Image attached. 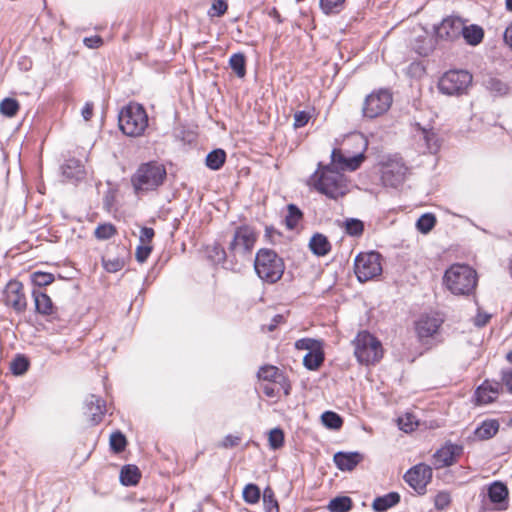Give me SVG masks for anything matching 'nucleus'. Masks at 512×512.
I'll use <instances>...</instances> for the list:
<instances>
[{"instance_id": "obj_43", "label": "nucleus", "mask_w": 512, "mask_h": 512, "mask_svg": "<svg viewBox=\"0 0 512 512\" xmlns=\"http://www.w3.org/2000/svg\"><path fill=\"white\" fill-rule=\"evenodd\" d=\"M54 279V275L51 273L36 271L31 274V281L35 286L38 287L37 289L39 290L42 287L50 285Z\"/></svg>"}, {"instance_id": "obj_49", "label": "nucleus", "mask_w": 512, "mask_h": 512, "mask_svg": "<svg viewBox=\"0 0 512 512\" xmlns=\"http://www.w3.org/2000/svg\"><path fill=\"white\" fill-rule=\"evenodd\" d=\"M29 368V361L26 357L18 355L11 363V370L14 375H22Z\"/></svg>"}, {"instance_id": "obj_7", "label": "nucleus", "mask_w": 512, "mask_h": 512, "mask_svg": "<svg viewBox=\"0 0 512 512\" xmlns=\"http://www.w3.org/2000/svg\"><path fill=\"white\" fill-rule=\"evenodd\" d=\"M354 354L359 363L374 364L383 356L381 342L368 331H361L353 341Z\"/></svg>"}, {"instance_id": "obj_47", "label": "nucleus", "mask_w": 512, "mask_h": 512, "mask_svg": "<svg viewBox=\"0 0 512 512\" xmlns=\"http://www.w3.org/2000/svg\"><path fill=\"white\" fill-rule=\"evenodd\" d=\"M345 0H320V7L325 14H336L343 7Z\"/></svg>"}, {"instance_id": "obj_39", "label": "nucleus", "mask_w": 512, "mask_h": 512, "mask_svg": "<svg viewBox=\"0 0 512 512\" xmlns=\"http://www.w3.org/2000/svg\"><path fill=\"white\" fill-rule=\"evenodd\" d=\"M20 105L14 98H5L0 102V112L4 116L14 117L19 111Z\"/></svg>"}, {"instance_id": "obj_59", "label": "nucleus", "mask_w": 512, "mask_h": 512, "mask_svg": "<svg viewBox=\"0 0 512 512\" xmlns=\"http://www.w3.org/2000/svg\"><path fill=\"white\" fill-rule=\"evenodd\" d=\"M310 119L309 113L305 111H298L294 115V127L301 128L305 126Z\"/></svg>"}, {"instance_id": "obj_34", "label": "nucleus", "mask_w": 512, "mask_h": 512, "mask_svg": "<svg viewBox=\"0 0 512 512\" xmlns=\"http://www.w3.org/2000/svg\"><path fill=\"white\" fill-rule=\"evenodd\" d=\"M229 66L239 78L246 75V57L243 53H234L229 59Z\"/></svg>"}, {"instance_id": "obj_35", "label": "nucleus", "mask_w": 512, "mask_h": 512, "mask_svg": "<svg viewBox=\"0 0 512 512\" xmlns=\"http://www.w3.org/2000/svg\"><path fill=\"white\" fill-rule=\"evenodd\" d=\"M287 212L288 213L285 218V224L289 230H293L302 220L303 213L295 204H289L287 206Z\"/></svg>"}, {"instance_id": "obj_26", "label": "nucleus", "mask_w": 512, "mask_h": 512, "mask_svg": "<svg viewBox=\"0 0 512 512\" xmlns=\"http://www.w3.org/2000/svg\"><path fill=\"white\" fill-rule=\"evenodd\" d=\"M309 248L314 255L321 257L331 251V244L325 235L315 233L309 241Z\"/></svg>"}, {"instance_id": "obj_10", "label": "nucleus", "mask_w": 512, "mask_h": 512, "mask_svg": "<svg viewBox=\"0 0 512 512\" xmlns=\"http://www.w3.org/2000/svg\"><path fill=\"white\" fill-rule=\"evenodd\" d=\"M472 82V75L465 70H450L439 81V90L446 95L463 93Z\"/></svg>"}, {"instance_id": "obj_5", "label": "nucleus", "mask_w": 512, "mask_h": 512, "mask_svg": "<svg viewBox=\"0 0 512 512\" xmlns=\"http://www.w3.org/2000/svg\"><path fill=\"white\" fill-rule=\"evenodd\" d=\"M254 268L260 279L273 284L281 279L285 265L275 251L263 248L256 254Z\"/></svg>"}, {"instance_id": "obj_25", "label": "nucleus", "mask_w": 512, "mask_h": 512, "mask_svg": "<svg viewBox=\"0 0 512 512\" xmlns=\"http://www.w3.org/2000/svg\"><path fill=\"white\" fill-rule=\"evenodd\" d=\"M500 424L496 419L484 420L474 431V435L479 440H489L499 431Z\"/></svg>"}, {"instance_id": "obj_17", "label": "nucleus", "mask_w": 512, "mask_h": 512, "mask_svg": "<svg viewBox=\"0 0 512 512\" xmlns=\"http://www.w3.org/2000/svg\"><path fill=\"white\" fill-rule=\"evenodd\" d=\"M443 319L435 314H426L416 322V332L420 338L433 336L439 330Z\"/></svg>"}, {"instance_id": "obj_32", "label": "nucleus", "mask_w": 512, "mask_h": 512, "mask_svg": "<svg viewBox=\"0 0 512 512\" xmlns=\"http://www.w3.org/2000/svg\"><path fill=\"white\" fill-rule=\"evenodd\" d=\"M324 362V352L321 348L308 352L303 358V365L311 371L317 370Z\"/></svg>"}, {"instance_id": "obj_21", "label": "nucleus", "mask_w": 512, "mask_h": 512, "mask_svg": "<svg viewBox=\"0 0 512 512\" xmlns=\"http://www.w3.org/2000/svg\"><path fill=\"white\" fill-rule=\"evenodd\" d=\"M362 460L363 455L359 452H337L334 455V463L341 471L353 470Z\"/></svg>"}, {"instance_id": "obj_33", "label": "nucleus", "mask_w": 512, "mask_h": 512, "mask_svg": "<svg viewBox=\"0 0 512 512\" xmlns=\"http://www.w3.org/2000/svg\"><path fill=\"white\" fill-rule=\"evenodd\" d=\"M226 153L222 149H215L206 156V166L211 170H219L225 163Z\"/></svg>"}, {"instance_id": "obj_44", "label": "nucleus", "mask_w": 512, "mask_h": 512, "mask_svg": "<svg viewBox=\"0 0 512 512\" xmlns=\"http://www.w3.org/2000/svg\"><path fill=\"white\" fill-rule=\"evenodd\" d=\"M346 233L353 237H359L363 234L364 223L356 218H350L345 221Z\"/></svg>"}, {"instance_id": "obj_51", "label": "nucleus", "mask_w": 512, "mask_h": 512, "mask_svg": "<svg viewBox=\"0 0 512 512\" xmlns=\"http://www.w3.org/2000/svg\"><path fill=\"white\" fill-rule=\"evenodd\" d=\"M451 500V494L448 491H439L434 497V506L439 511L445 510Z\"/></svg>"}, {"instance_id": "obj_36", "label": "nucleus", "mask_w": 512, "mask_h": 512, "mask_svg": "<svg viewBox=\"0 0 512 512\" xmlns=\"http://www.w3.org/2000/svg\"><path fill=\"white\" fill-rule=\"evenodd\" d=\"M351 508L352 500L348 496L335 497L328 504V509L331 512H348Z\"/></svg>"}, {"instance_id": "obj_37", "label": "nucleus", "mask_w": 512, "mask_h": 512, "mask_svg": "<svg viewBox=\"0 0 512 512\" xmlns=\"http://www.w3.org/2000/svg\"><path fill=\"white\" fill-rule=\"evenodd\" d=\"M323 425L331 430H339L343 425L342 417L333 411H326L321 415Z\"/></svg>"}, {"instance_id": "obj_12", "label": "nucleus", "mask_w": 512, "mask_h": 512, "mask_svg": "<svg viewBox=\"0 0 512 512\" xmlns=\"http://www.w3.org/2000/svg\"><path fill=\"white\" fill-rule=\"evenodd\" d=\"M404 479L415 491L423 494L432 479V468L423 463L415 465L406 472Z\"/></svg>"}, {"instance_id": "obj_52", "label": "nucleus", "mask_w": 512, "mask_h": 512, "mask_svg": "<svg viewBox=\"0 0 512 512\" xmlns=\"http://www.w3.org/2000/svg\"><path fill=\"white\" fill-rule=\"evenodd\" d=\"M295 347L299 350H308V352H310L321 348L322 344L316 339L302 338L296 341Z\"/></svg>"}, {"instance_id": "obj_45", "label": "nucleus", "mask_w": 512, "mask_h": 512, "mask_svg": "<svg viewBox=\"0 0 512 512\" xmlns=\"http://www.w3.org/2000/svg\"><path fill=\"white\" fill-rule=\"evenodd\" d=\"M126 445L127 440L122 432L116 431L111 434L110 447L115 453H121L122 451H124Z\"/></svg>"}, {"instance_id": "obj_30", "label": "nucleus", "mask_w": 512, "mask_h": 512, "mask_svg": "<svg viewBox=\"0 0 512 512\" xmlns=\"http://www.w3.org/2000/svg\"><path fill=\"white\" fill-rule=\"evenodd\" d=\"M141 477L140 470L135 465H125L120 472V481L125 486L136 485Z\"/></svg>"}, {"instance_id": "obj_31", "label": "nucleus", "mask_w": 512, "mask_h": 512, "mask_svg": "<svg viewBox=\"0 0 512 512\" xmlns=\"http://www.w3.org/2000/svg\"><path fill=\"white\" fill-rule=\"evenodd\" d=\"M461 36L469 45L475 46L483 40L484 31L478 25L465 26L463 24V32H461Z\"/></svg>"}, {"instance_id": "obj_27", "label": "nucleus", "mask_w": 512, "mask_h": 512, "mask_svg": "<svg viewBox=\"0 0 512 512\" xmlns=\"http://www.w3.org/2000/svg\"><path fill=\"white\" fill-rule=\"evenodd\" d=\"M400 502L398 492H389L383 496L376 497L372 503V508L376 512H385Z\"/></svg>"}, {"instance_id": "obj_9", "label": "nucleus", "mask_w": 512, "mask_h": 512, "mask_svg": "<svg viewBox=\"0 0 512 512\" xmlns=\"http://www.w3.org/2000/svg\"><path fill=\"white\" fill-rule=\"evenodd\" d=\"M393 101L392 94L386 89H380L369 94L363 103V116L369 119L386 113Z\"/></svg>"}, {"instance_id": "obj_41", "label": "nucleus", "mask_w": 512, "mask_h": 512, "mask_svg": "<svg viewBox=\"0 0 512 512\" xmlns=\"http://www.w3.org/2000/svg\"><path fill=\"white\" fill-rule=\"evenodd\" d=\"M243 499L246 503L256 504L261 497V492L256 484H247L243 489Z\"/></svg>"}, {"instance_id": "obj_24", "label": "nucleus", "mask_w": 512, "mask_h": 512, "mask_svg": "<svg viewBox=\"0 0 512 512\" xmlns=\"http://www.w3.org/2000/svg\"><path fill=\"white\" fill-rule=\"evenodd\" d=\"M482 84L494 96H504L509 92V86L506 82L490 74L483 76Z\"/></svg>"}, {"instance_id": "obj_29", "label": "nucleus", "mask_w": 512, "mask_h": 512, "mask_svg": "<svg viewBox=\"0 0 512 512\" xmlns=\"http://www.w3.org/2000/svg\"><path fill=\"white\" fill-rule=\"evenodd\" d=\"M207 253L209 258L217 263L222 264L224 268L229 269V256L228 249H224L220 244L215 243L212 246L207 248Z\"/></svg>"}, {"instance_id": "obj_61", "label": "nucleus", "mask_w": 512, "mask_h": 512, "mask_svg": "<svg viewBox=\"0 0 512 512\" xmlns=\"http://www.w3.org/2000/svg\"><path fill=\"white\" fill-rule=\"evenodd\" d=\"M240 441H241V438L239 436H234V435H227L224 437V439L222 440V442L220 443V447L222 448H225V449H228V448H233V447H236L240 444Z\"/></svg>"}, {"instance_id": "obj_4", "label": "nucleus", "mask_w": 512, "mask_h": 512, "mask_svg": "<svg viewBox=\"0 0 512 512\" xmlns=\"http://www.w3.org/2000/svg\"><path fill=\"white\" fill-rule=\"evenodd\" d=\"M312 179L315 189L331 199H337L346 193L344 175L331 165L322 166L319 163V170L314 173Z\"/></svg>"}, {"instance_id": "obj_62", "label": "nucleus", "mask_w": 512, "mask_h": 512, "mask_svg": "<svg viewBox=\"0 0 512 512\" xmlns=\"http://www.w3.org/2000/svg\"><path fill=\"white\" fill-rule=\"evenodd\" d=\"M277 383H265L261 385L262 392L270 398L277 397L279 394V388L276 387Z\"/></svg>"}, {"instance_id": "obj_23", "label": "nucleus", "mask_w": 512, "mask_h": 512, "mask_svg": "<svg viewBox=\"0 0 512 512\" xmlns=\"http://www.w3.org/2000/svg\"><path fill=\"white\" fill-rule=\"evenodd\" d=\"M415 138L419 142H423V153H436L440 147L437 135L432 130L420 127L419 125L415 134Z\"/></svg>"}, {"instance_id": "obj_19", "label": "nucleus", "mask_w": 512, "mask_h": 512, "mask_svg": "<svg viewBox=\"0 0 512 512\" xmlns=\"http://www.w3.org/2000/svg\"><path fill=\"white\" fill-rule=\"evenodd\" d=\"M85 413L89 416L92 425H97L102 421L106 412V403L96 395H89L85 401Z\"/></svg>"}, {"instance_id": "obj_38", "label": "nucleus", "mask_w": 512, "mask_h": 512, "mask_svg": "<svg viewBox=\"0 0 512 512\" xmlns=\"http://www.w3.org/2000/svg\"><path fill=\"white\" fill-rule=\"evenodd\" d=\"M262 499L265 512H279L278 501L271 487L268 486L264 489Z\"/></svg>"}, {"instance_id": "obj_60", "label": "nucleus", "mask_w": 512, "mask_h": 512, "mask_svg": "<svg viewBox=\"0 0 512 512\" xmlns=\"http://www.w3.org/2000/svg\"><path fill=\"white\" fill-rule=\"evenodd\" d=\"M228 5L224 0H214L212 3L211 10L214 11L213 16H222L227 11Z\"/></svg>"}, {"instance_id": "obj_11", "label": "nucleus", "mask_w": 512, "mask_h": 512, "mask_svg": "<svg viewBox=\"0 0 512 512\" xmlns=\"http://www.w3.org/2000/svg\"><path fill=\"white\" fill-rule=\"evenodd\" d=\"M3 301L15 312H24L27 308V300L23 284L17 280H10L3 291Z\"/></svg>"}, {"instance_id": "obj_3", "label": "nucleus", "mask_w": 512, "mask_h": 512, "mask_svg": "<svg viewBox=\"0 0 512 512\" xmlns=\"http://www.w3.org/2000/svg\"><path fill=\"white\" fill-rule=\"evenodd\" d=\"M477 273L465 264H453L444 273L443 283L454 295L469 296L477 286Z\"/></svg>"}, {"instance_id": "obj_14", "label": "nucleus", "mask_w": 512, "mask_h": 512, "mask_svg": "<svg viewBox=\"0 0 512 512\" xmlns=\"http://www.w3.org/2000/svg\"><path fill=\"white\" fill-rule=\"evenodd\" d=\"M407 170L401 159L389 160L382 171L383 183L393 188L398 187L404 181Z\"/></svg>"}, {"instance_id": "obj_13", "label": "nucleus", "mask_w": 512, "mask_h": 512, "mask_svg": "<svg viewBox=\"0 0 512 512\" xmlns=\"http://www.w3.org/2000/svg\"><path fill=\"white\" fill-rule=\"evenodd\" d=\"M463 21L459 17H447L435 27L436 38L442 41H454L461 37Z\"/></svg>"}, {"instance_id": "obj_8", "label": "nucleus", "mask_w": 512, "mask_h": 512, "mask_svg": "<svg viewBox=\"0 0 512 512\" xmlns=\"http://www.w3.org/2000/svg\"><path fill=\"white\" fill-rule=\"evenodd\" d=\"M355 274L360 282H366L382 272L381 255L378 252L360 253L354 261Z\"/></svg>"}, {"instance_id": "obj_15", "label": "nucleus", "mask_w": 512, "mask_h": 512, "mask_svg": "<svg viewBox=\"0 0 512 512\" xmlns=\"http://www.w3.org/2000/svg\"><path fill=\"white\" fill-rule=\"evenodd\" d=\"M463 452V447L457 444H446L433 455L436 469L448 467L454 464L456 458Z\"/></svg>"}, {"instance_id": "obj_63", "label": "nucleus", "mask_w": 512, "mask_h": 512, "mask_svg": "<svg viewBox=\"0 0 512 512\" xmlns=\"http://www.w3.org/2000/svg\"><path fill=\"white\" fill-rule=\"evenodd\" d=\"M103 43L102 38L100 36H92L84 38V44L88 48H98Z\"/></svg>"}, {"instance_id": "obj_50", "label": "nucleus", "mask_w": 512, "mask_h": 512, "mask_svg": "<svg viewBox=\"0 0 512 512\" xmlns=\"http://www.w3.org/2000/svg\"><path fill=\"white\" fill-rule=\"evenodd\" d=\"M269 445L272 449L276 450L284 444V433L280 428H274L269 432Z\"/></svg>"}, {"instance_id": "obj_22", "label": "nucleus", "mask_w": 512, "mask_h": 512, "mask_svg": "<svg viewBox=\"0 0 512 512\" xmlns=\"http://www.w3.org/2000/svg\"><path fill=\"white\" fill-rule=\"evenodd\" d=\"M32 296L35 303V310L43 316H53L57 308L53 305L51 298L39 289H34Z\"/></svg>"}, {"instance_id": "obj_53", "label": "nucleus", "mask_w": 512, "mask_h": 512, "mask_svg": "<svg viewBox=\"0 0 512 512\" xmlns=\"http://www.w3.org/2000/svg\"><path fill=\"white\" fill-rule=\"evenodd\" d=\"M104 267L110 273H115L120 271L124 266V260L115 258V259H107L104 260Z\"/></svg>"}, {"instance_id": "obj_57", "label": "nucleus", "mask_w": 512, "mask_h": 512, "mask_svg": "<svg viewBox=\"0 0 512 512\" xmlns=\"http://www.w3.org/2000/svg\"><path fill=\"white\" fill-rule=\"evenodd\" d=\"M152 251V247L150 245L141 244L136 249V259L138 262L143 263L147 260L150 253Z\"/></svg>"}, {"instance_id": "obj_40", "label": "nucleus", "mask_w": 512, "mask_h": 512, "mask_svg": "<svg viewBox=\"0 0 512 512\" xmlns=\"http://www.w3.org/2000/svg\"><path fill=\"white\" fill-rule=\"evenodd\" d=\"M436 224V218L433 214H423L416 222L417 229L424 234L429 233Z\"/></svg>"}, {"instance_id": "obj_6", "label": "nucleus", "mask_w": 512, "mask_h": 512, "mask_svg": "<svg viewBox=\"0 0 512 512\" xmlns=\"http://www.w3.org/2000/svg\"><path fill=\"white\" fill-rule=\"evenodd\" d=\"M120 130L127 136H141L148 126V115L141 104L130 103L118 115Z\"/></svg>"}, {"instance_id": "obj_58", "label": "nucleus", "mask_w": 512, "mask_h": 512, "mask_svg": "<svg viewBox=\"0 0 512 512\" xmlns=\"http://www.w3.org/2000/svg\"><path fill=\"white\" fill-rule=\"evenodd\" d=\"M155 232L153 228L143 227L140 230L139 240L141 244L149 245L153 240Z\"/></svg>"}, {"instance_id": "obj_42", "label": "nucleus", "mask_w": 512, "mask_h": 512, "mask_svg": "<svg viewBox=\"0 0 512 512\" xmlns=\"http://www.w3.org/2000/svg\"><path fill=\"white\" fill-rule=\"evenodd\" d=\"M413 48L419 55L428 56L434 49L433 40L429 37L418 38Z\"/></svg>"}, {"instance_id": "obj_28", "label": "nucleus", "mask_w": 512, "mask_h": 512, "mask_svg": "<svg viewBox=\"0 0 512 512\" xmlns=\"http://www.w3.org/2000/svg\"><path fill=\"white\" fill-rule=\"evenodd\" d=\"M62 173L69 180H80L84 177V167L80 160L68 159L62 166Z\"/></svg>"}, {"instance_id": "obj_16", "label": "nucleus", "mask_w": 512, "mask_h": 512, "mask_svg": "<svg viewBox=\"0 0 512 512\" xmlns=\"http://www.w3.org/2000/svg\"><path fill=\"white\" fill-rule=\"evenodd\" d=\"M487 497L491 504L494 505L491 510L503 511L508 508V488L500 482L495 481L488 486Z\"/></svg>"}, {"instance_id": "obj_55", "label": "nucleus", "mask_w": 512, "mask_h": 512, "mask_svg": "<svg viewBox=\"0 0 512 512\" xmlns=\"http://www.w3.org/2000/svg\"><path fill=\"white\" fill-rule=\"evenodd\" d=\"M364 158L365 157L363 153H359L357 155L347 158L345 169H348L350 171L356 170L357 168H359Z\"/></svg>"}, {"instance_id": "obj_2", "label": "nucleus", "mask_w": 512, "mask_h": 512, "mask_svg": "<svg viewBox=\"0 0 512 512\" xmlns=\"http://www.w3.org/2000/svg\"><path fill=\"white\" fill-rule=\"evenodd\" d=\"M167 172L163 164L150 161L141 164L131 177V184L136 195L156 191L166 180Z\"/></svg>"}, {"instance_id": "obj_1", "label": "nucleus", "mask_w": 512, "mask_h": 512, "mask_svg": "<svg viewBox=\"0 0 512 512\" xmlns=\"http://www.w3.org/2000/svg\"><path fill=\"white\" fill-rule=\"evenodd\" d=\"M257 237L255 230L248 225H242L235 229L233 237L227 245L229 270L240 272L245 262L251 260Z\"/></svg>"}, {"instance_id": "obj_64", "label": "nucleus", "mask_w": 512, "mask_h": 512, "mask_svg": "<svg viewBox=\"0 0 512 512\" xmlns=\"http://www.w3.org/2000/svg\"><path fill=\"white\" fill-rule=\"evenodd\" d=\"M94 105L92 102H86L82 108L81 114L84 120L89 121L93 116Z\"/></svg>"}, {"instance_id": "obj_56", "label": "nucleus", "mask_w": 512, "mask_h": 512, "mask_svg": "<svg viewBox=\"0 0 512 512\" xmlns=\"http://www.w3.org/2000/svg\"><path fill=\"white\" fill-rule=\"evenodd\" d=\"M503 386H506L507 391L512 394V368L502 369L501 371V381H499Z\"/></svg>"}, {"instance_id": "obj_54", "label": "nucleus", "mask_w": 512, "mask_h": 512, "mask_svg": "<svg viewBox=\"0 0 512 512\" xmlns=\"http://www.w3.org/2000/svg\"><path fill=\"white\" fill-rule=\"evenodd\" d=\"M332 164H330L332 167L333 165H338L340 169L344 170L347 157H345L341 150L334 149L331 154Z\"/></svg>"}, {"instance_id": "obj_20", "label": "nucleus", "mask_w": 512, "mask_h": 512, "mask_svg": "<svg viewBox=\"0 0 512 512\" xmlns=\"http://www.w3.org/2000/svg\"><path fill=\"white\" fill-rule=\"evenodd\" d=\"M258 378L271 383H278L284 388L285 395L290 392V385L287 384V380L283 373L275 366L266 365L259 369Z\"/></svg>"}, {"instance_id": "obj_18", "label": "nucleus", "mask_w": 512, "mask_h": 512, "mask_svg": "<svg viewBox=\"0 0 512 512\" xmlns=\"http://www.w3.org/2000/svg\"><path fill=\"white\" fill-rule=\"evenodd\" d=\"M502 391V384L496 380H485L476 390L477 401L481 404L493 402Z\"/></svg>"}, {"instance_id": "obj_48", "label": "nucleus", "mask_w": 512, "mask_h": 512, "mask_svg": "<svg viewBox=\"0 0 512 512\" xmlns=\"http://www.w3.org/2000/svg\"><path fill=\"white\" fill-rule=\"evenodd\" d=\"M398 425L402 431L407 433L413 431L418 426V422L414 415L407 413L398 418Z\"/></svg>"}, {"instance_id": "obj_46", "label": "nucleus", "mask_w": 512, "mask_h": 512, "mask_svg": "<svg viewBox=\"0 0 512 512\" xmlns=\"http://www.w3.org/2000/svg\"><path fill=\"white\" fill-rule=\"evenodd\" d=\"M116 234V228L110 223L100 224L96 227L94 235L99 240H107Z\"/></svg>"}]
</instances>
